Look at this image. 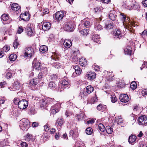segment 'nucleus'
<instances>
[{
  "label": "nucleus",
  "mask_w": 147,
  "mask_h": 147,
  "mask_svg": "<svg viewBox=\"0 0 147 147\" xmlns=\"http://www.w3.org/2000/svg\"><path fill=\"white\" fill-rule=\"evenodd\" d=\"M74 24L73 22H67L65 24L64 30L67 31L72 32L74 29Z\"/></svg>",
  "instance_id": "nucleus-4"
},
{
  "label": "nucleus",
  "mask_w": 147,
  "mask_h": 147,
  "mask_svg": "<svg viewBox=\"0 0 147 147\" xmlns=\"http://www.w3.org/2000/svg\"><path fill=\"white\" fill-rule=\"evenodd\" d=\"M113 37L116 39H119L122 38L123 35L121 31L117 29H116L113 33Z\"/></svg>",
  "instance_id": "nucleus-10"
},
{
  "label": "nucleus",
  "mask_w": 147,
  "mask_h": 147,
  "mask_svg": "<svg viewBox=\"0 0 147 147\" xmlns=\"http://www.w3.org/2000/svg\"><path fill=\"white\" fill-rule=\"evenodd\" d=\"M39 50L41 52L44 53L48 50V48L46 45L41 46Z\"/></svg>",
  "instance_id": "nucleus-31"
},
{
  "label": "nucleus",
  "mask_w": 147,
  "mask_h": 147,
  "mask_svg": "<svg viewBox=\"0 0 147 147\" xmlns=\"http://www.w3.org/2000/svg\"><path fill=\"white\" fill-rule=\"evenodd\" d=\"M47 99L46 98L45 99H42L41 102V107H43L44 109L47 106L48 102L47 101H46Z\"/></svg>",
  "instance_id": "nucleus-30"
},
{
  "label": "nucleus",
  "mask_w": 147,
  "mask_h": 147,
  "mask_svg": "<svg viewBox=\"0 0 147 147\" xmlns=\"http://www.w3.org/2000/svg\"><path fill=\"white\" fill-rule=\"evenodd\" d=\"M136 136L131 135L129 136L128 140V141L129 143L132 144H133L135 141L136 140Z\"/></svg>",
  "instance_id": "nucleus-23"
},
{
  "label": "nucleus",
  "mask_w": 147,
  "mask_h": 147,
  "mask_svg": "<svg viewBox=\"0 0 147 147\" xmlns=\"http://www.w3.org/2000/svg\"><path fill=\"white\" fill-rule=\"evenodd\" d=\"M47 101L48 103L52 104L54 103L55 102V100L53 99L49 98H46Z\"/></svg>",
  "instance_id": "nucleus-45"
},
{
  "label": "nucleus",
  "mask_w": 147,
  "mask_h": 147,
  "mask_svg": "<svg viewBox=\"0 0 147 147\" xmlns=\"http://www.w3.org/2000/svg\"><path fill=\"white\" fill-rule=\"evenodd\" d=\"M49 130L48 125L46 124L44 126V130L46 132H48Z\"/></svg>",
  "instance_id": "nucleus-59"
},
{
  "label": "nucleus",
  "mask_w": 147,
  "mask_h": 147,
  "mask_svg": "<svg viewBox=\"0 0 147 147\" xmlns=\"http://www.w3.org/2000/svg\"><path fill=\"white\" fill-rule=\"evenodd\" d=\"M137 122L140 125H146L147 123V117L145 115L140 116L138 118Z\"/></svg>",
  "instance_id": "nucleus-6"
},
{
  "label": "nucleus",
  "mask_w": 147,
  "mask_h": 147,
  "mask_svg": "<svg viewBox=\"0 0 147 147\" xmlns=\"http://www.w3.org/2000/svg\"><path fill=\"white\" fill-rule=\"evenodd\" d=\"M21 85V84L18 81L15 82L12 86V87H11L12 90L10 89V90L15 91L18 90L20 89Z\"/></svg>",
  "instance_id": "nucleus-16"
},
{
  "label": "nucleus",
  "mask_w": 147,
  "mask_h": 147,
  "mask_svg": "<svg viewBox=\"0 0 147 147\" xmlns=\"http://www.w3.org/2000/svg\"><path fill=\"white\" fill-rule=\"evenodd\" d=\"M86 133L88 135H91L92 133V129L90 127L87 128L86 130Z\"/></svg>",
  "instance_id": "nucleus-43"
},
{
  "label": "nucleus",
  "mask_w": 147,
  "mask_h": 147,
  "mask_svg": "<svg viewBox=\"0 0 147 147\" xmlns=\"http://www.w3.org/2000/svg\"><path fill=\"white\" fill-rule=\"evenodd\" d=\"M113 25L111 23H106L105 26V28L107 30H110L113 28Z\"/></svg>",
  "instance_id": "nucleus-36"
},
{
  "label": "nucleus",
  "mask_w": 147,
  "mask_h": 147,
  "mask_svg": "<svg viewBox=\"0 0 147 147\" xmlns=\"http://www.w3.org/2000/svg\"><path fill=\"white\" fill-rule=\"evenodd\" d=\"M20 99L17 98H14L13 100V103L16 105H18V103L19 102V101H20Z\"/></svg>",
  "instance_id": "nucleus-54"
},
{
  "label": "nucleus",
  "mask_w": 147,
  "mask_h": 147,
  "mask_svg": "<svg viewBox=\"0 0 147 147\" xmlns=\"http://www.w3.org/2000/svg\"><path fill=\"white\" fill-rule=\"evenodd\" d=\"M119 99L121 102H126L129 100V98L127 95L125 94H121L119 96Z\"/></svg>",
  "instance_id": "nucleus-13"
},
{
  "label": "nucleus",
  "mask_w": 147,
  "mask_h": 147,
  "mask_svg": "<svg viewBox=\"0 0 147 147\" xmlns=\"http://www.w3.org/2000/svg\"><path fill=\"white\" fill-rule=\"evenodd\" d=\"M113 76L114 75H111L110 76L107 77V78L108 81L109 82L112 81L113 79Z\"/></svg>",
  "instance_id": "nucleus-57"
},
{
  "label": "nucleus",
  "mask_w": 147,
  "mask_h": 147,
  "mask_svg": "<svg viewBox=\"0 0 147 147\" xmlns=\"http://www.w3.org/2000/svg\"><path fill=\"white\" fill-rule=\"evenodd\" d=\"M88 78L90 80H92L96 77V74L94 72H90L87 74Z\"/></svg>",
  "instance_id": "nucleus-19"
},
{
  "label": "nucleus",
  "mask_w": 147,
  "mask_h": 147,
  "mask_svg": "<svg viewBox=\"0 0 147 147\" xmlns=\"http://www.w3.org/2000/svg\"><path fill=\"white\" fill-rule=\"evenodd\" d=\"M34 30V29L30 27L27 26L26 27V33L28 36H32L34 35L35 33Z\"/></svg>",
  "instance_id": "nucleus-15"
},
{
  "label": "nucleus",
  "mask_w": 147,
  "mask_h": 147,
  "mask_svg": "<svg viewBox=\"0 0 147 147\" xmlns=\"http://www.w3.org/2000/svg\"><path fill=\"white\" fill-rule=\"evenodd\" d=\"M24 30V29L23 27L22 26H20L19 27L18 29V30L17 31V33L20 34L22 32H23Z\"/></svg>",
  "instance_id": "nucleus-51"
},
{
  "label": "nucleus",
  "mask_w": 147,
  "mask_h": 147,
  "mask_svg": "<svg viewBox=\"0 0 147 147\" xmlns=\"http://www.w3.org/2000/svg\"><path fill=\"white\" fill-rule=\"evenodd\" d=\"M70 136H71L73 138H75L78 137V134L77 131L76 130H71L69 132Z\"/></svg>",
  "instance_id": "nucleus-25"
},
{
  "label": "nucleus",
  "mask_w": 147,
  "mask_h": 147,
  "mask_svg": "<svg viewBox=\"0 0 147 147\" xmlns=\"http://www.w3.org/2000/svg\"><path fill=\"white\" fill-rule=\"evenodd\" d=\"M11 8L12 10L17 11L19 10L20 7L18 4L13 3L11 6Z\"/></svg>",
  "instance_id": "nucleus-24"
},
{
  "label": "nucleus",
  "mask_w": 147,
  "mask_h": 147,
  "mask_svg": "<svg viewBox=\"0 0 147 147\" xmlns=\"http://www.w3.org/2000/svg\"><path fill=\"white\" fill-rule=\"evenodd\" d=\"M98 127L99 130L102 132H104L105 130V128L102 123H99L98 125Z\"/></svg>",
  "instance_id": "nucleus-39"
},
{
  "label": "nucleus",
  "mask_w": 147,
  "mask_h": 147,
  "mask_svg": "<svg viewBox=\"0 0 147 147\" xmlns=\"http://www.w3.org/2000/svg\"><path fill=\"white\" fill-rule=\"evenodd\" d=\"M98 99L97 97L96 96V95H95V96L94 97H93L88 102V103L91 104H93L94 103L97 101Z\"/></svg>",
  "instance_id": "nucleus-35"
},
{
  "label": "nucleus",
  "mask_w": 147,
  "mask_h": 147,
  "mask_svg": "<svg viewBox=\"0 0 147 147\" xmlns=\"http://www.w3.org/2000/svg\"><path fill=\"white\" fill-rule=\"evenodd\" d=\"M130 86L132 89H135L137 87V85L136 82H132L130 84Z\"/></svg>",
  "instance_id": "nucleus-46"
},
{
  "label": "nucleus",
  "mask_w": 147,
  "mask_h": 147,
  "mask_svg": "<svg viewBox=\"0 0 147 147\" xmlns=\"http://www.w3.org/2000/svg\"><path fill=\"white\" fill-rule=\"evenodd\" d=\"M24 56L26 57H31L34 56L36 51V47L33 46L30 47H27L25 49Z\"/></svg>",
  "instance_id": "nucleus-2"
},
{
  "label": "nucleus",
  "mask_w": 147,
  "mask_h": 147,
  "mask_svg": "<svg viewBox=\"0 0 147 147\" xmlns=\"http://www.w3.org/2000/svg\"><path fill=\"white\" fill-rule=\"evenodd\" d=\"M93 67L95 70L96 71H98L100 69L98 65H96L95 64L93 65Z\"/></svg>",
  "instance_id": "nucleus-62"
},
{
  "label": "nucleus",
  "mask_w": 147,
  "mask_h": 147,
  "mask_svg": "<svg viewBox=\"0 0 147 147\" xmlns=\"http://www.w3.org/2000/svg\"><path fill=\"white\" fill-rule=\"evenodd\" d=\"M32 137V135L29 134H27L26 136H25L26 139L28 141H29L30 139H31Z\"/></svg>",
  "instance_id": "nucleus-48"
},
{
  "label": "nucleus",
  "mask_w": 147,
  "mask_h": 147,
  "mask_svg": "<svg viewBox=\"0 0 147 147\" xmlns=\"http://www.w3.org/2000/svg\"><path fill=\"white\" fill-rule=\"evenodd\" d=\"M102 9V7H96L94 8L93 10L96 13L98 11H100Z\"/></svg>",
  "instance_id": "nucleus-52"
},
{
  "label": "nucleus",
  "mask_w": 147,
  "mask_h": 147,
  "mask_svg": "<svg viewBox=\"0 0 147 147\" xmlns=\"http://www.w3.org/2000/svg\"><path fill=\"white\" fill-rule=\"evenodd\" d=\"M13 46L15 49H16L19 46L18 42L17 41V40H15L13 43Z\"/></svg>",
  "instance_id": "nucleus-47"
},
{
  "label": "nucleus",
  "mask_w": 147,
  "mask_h": 147,
  "mask_svg": "<svg viewBox=\"0 0 147 147\" xmlns=\"http://www.w3.org/2000/svg\"><path fill=\"white\" fill-rule=\"evenodd\" d=\"M62 86H65L69 84V82L67 79H62L60 82Z\"/></svg>",
  "instance_id": "nucleus-34"
},
{
  "label": "nucleus",
  "mask_w": 147,
  "mask_h": 147,
  "mask_svg": "<svg viewBox=\"0 0 147 147\" xmlns=\"http://www.w3.org/2000/svg\"><path fill=\"white\" fill-rule=\"evenodd\" d=\"M21 147H27L28 144L26 142H22L21 143Z\"/></svg>",
  "instance_id": "nucleus-60"
},
{
  "label": "nucleus",
  "mask_w": 147,
  "mask_h": 147,
  "mask_svg": "<svg viewBox=\"0 0 147 147\" xmlns=\"http://www.w3.org/2000/svg\"><path fill=\"white\" fill-rule=\"evenodd\" d=\"M105 130L107 133L109 134H111L113 131V128L111 127L110 126H107L106 127V129H105Z\"/></svg>",
  "instance_id": "nucleus-37"
},
{
  "label": "nucleus",
  "mask_w": 147,
  "mask_h": 147,
  "mask_svg": "<svg viewBox=\"0 0 147 147\" xmlns=\"http://www.w3.org/2000/svg\"><path fill=\"white\" fill-rule=\"evenodd\" d=\"M64 16V13L63 11H59L57 12L56 13L55 16V18L59 22L61 20Z\"/></svg>",
  "instance_id": "nucleus-11"
},
{
  "label": "nucleus",
  "mask_w": 147,
  "mask_h": 147,
  "mask_svg": "<svg viewBox=\"0 0 147 147\" xmlns=\"http://www.w3.org/2000/svg\"><path fill=\"white\" fill-rule=\"evenodd\" d=\"M117 12L115 11L111 10L110 12L109 17L110 19L114 21L117 19Z\"/></svg>",
  "instance_id": "nucleus-12"
},
{
  "label": "nucleus",
  "mask_w": 147,
  "mask_h": 147,
  "mask_svg": "<svg viewBox=\"0 0 147 147\" xmlns=\"http://www.w3.org/2000/svg\"><path fill=\"white\" fill-rule=\"evenodd\" d=\"M51 24L49 22H44L42 25V29L45 31L49 30L50 28Z\"/></svg>",
  "instance_id": "nucleus-17"
},
{
  "label": "nucleus",
  "mask_w": 147,
  "mask_h": 147,
  "mask_svg": "<svg viewBox=\"0 0 147 147\" xmlns=\"http://www.w3.org/2000/svg\"><path fill=\"white\" fill-rule=\"evenodd\" d=\"M83 24L84 26L86 28H89L90 25V23L88 21H85V20H83Z\"/></svg>",
  "instance_id": "nucleus-41"
},
{
  "label": "nucleus",
  "mask_w": 147,
  "mask_h": 147,
  "mask_svg": "<svg viewBox=\"0 0 147 147\" xmlns=\"http://www.w3.org/2000/svg\"><path fill=\"white\" fill-rule=\"evenodd\" d=\"M10 49V47L9 46H6L4 47L3 48V51L4 52H7Z\"/></svg>",
  "instance_id": "nucleus-53"
},
{
  "label": "nucleus",
  "mask_w": 147,
  "mask_h": 147,
  "mask_svg": "<svg viewBox=\"0 0 147 147\" xmlns=\"http://www.w3.org/2000/svg\"><path fill=\"white\" fill-rule=\"evenodd\" d=\"M99 38V35L96 34L93 35L92 36V40L98 43H99L100 42Z\"/></svg>",
  "instance_id": "nucleus-27"
},
{
  "label": "nucleus",
  "mask_w": 147,
  "mask_h": 147,
  "mask_svg": "<svg viewBox=\"0 0 147 147\" xmlns=\"http://www.w3.org/2000/svg\"><path fill=\"white\" fill-rule=\"evenodd\" d=\"M142 94L143 95H145L147 94V90L144 89L142 92Z\"/></svg>",
  "instance_id": "nucleus-63"
},
{
  "label": "nucleus",
  "mask_w": 147,
  "mask_h": 147,
  "mask_svg": "<svg viewBox=\"0 0 147 147\" xmlns=\"http://www.w3.org/2000/svg\"><path fill=\"white\" fill-rule=\"evenodd\" d=\"M51 79L53 80H55L58 78V76L56 74H53L51 76Z\"/></svg>",
  "instance_id": "nucleus-56"
},
{
  "label": "nucleus",
  "mask_w": 147,
  "mask_h": 147,
  "mask_svg": "<svg viewBox=\"0 0 147 147\" xmlns=\"http://www.w3.org/2000/svg\"><path fill=\"white\" fill-rule=\"evenodd\" d=\"M73 68L75 70V71L77 73L78 75H80L82 71V70L78 65L73 66Z\"/></svg>",
  "instance_id": "nucleus-26"
},
{
  "label": "nucleus",
  "mask_w": 147,
  "mask_h": 147,
  "mask_svg": "<svg viewBox=\"0 0 147 147\" xmlns=\"http://www.w3.org/2000/svg\"><path fill=\"white\" fill-rule=\"evenodd\" d=\"M17 56L14 54H11L9 57V59L11 61H14L16 58Z\"/></svg>",
  "instance_id": "nucleus-38"
},
{
  "label": "nucleus",
  "mask_w": 147,
  "mask_h": 147,
  "mask_svg": "<svg viewBox=\"0 0 147 147\" xmlns=\"http://www.w3.org/2000/svg\"><path fill=\"white\" fill-rule=\"evenodd\" d=\"M20 17L22 20L26 21L30 19V15L28 12H26L23 14H21Z\"/></svg>",
  "instance_id": "nucleus-14"
},
{
  "label": "nucleus",
  "mask_w": 147,
  "mask_h": 147,
  "mask_svg": "<svg viewBox=\"0 0 147 147\" xmlns=\"http://www.w3.org/2000/svg\"><path fill=\"white\" fill-rule=\"evenodd\" d=\"M123 119L120 117H119V118L117 119L116 121L118 124H121L123 122Z\"/></svg>",
  "instance_id": "nucleus-49"
},
{
  "label": "nucleus",
  "mask_w": 147,
  "mask_h": 147,
  "mask_svg": "<svg viewBox=\"0 0 147 147\" xmlns=\"http://www.w3.org/2000/svg\"><path fill=\"white\" fill-rule=\"evenodd\" d=\"M2 20L4 21H7L9 19L8 15L6 14H3L1 17Z\"/></svg>",
  "instance_id": "nucleus-40"
},
{
  "label": "nucleus",
  "mask_w": 147,
  "mask_h": 147,
  "mask_svg": "<svg viewBox=\"0 0 147 147\" xmlns=\"http://www.w3.org/2000/svg\"><path fill=\"white\" fill-rule=\"evenodd\" d=\"M124 52L125 54L131 55L132 52L131 47L130 46H128L124 50Z\"/></svg>",
  "instance_id": "nucleus-29"
},
{
  "label": "nucleus",
  "mask_w": 147,
  "mask_h": 147,
  "mask_svg": "<svg viewBox=\"0 0 147 147\" xmlns=\"http://www.w3.org/2000/svg\"><path fill=\"white\" fill-rule=\"evenodd\" d=\"M88 31L87 29H84L80 31L81 34L83 36H86L88 34Z\"/></svg>",
  "instance_id": "nucleus-44"
},
{
  "label": "nucleus",
  "mask_w": 147,
  "mask_h": 147,
  "mask_svg": "<svg viewBox=\"0 0 147 147\" xmlns=\"http://www.w3.org/2000/svg\"><path fill=\"white\" fill-rule=\"evenodd\" d=\"M20 127L22 130L27 131L30 127L29 120L28 119H22L20 121Z\"/></svg>",
  "instance_id": "nucleus-3"
},
{
  "label": "nucleus",
  "mask_w": 147,
  "mask_h": 147,
  "mask_svg": "<svg viewBox=\"0 0 147 147\" xmlns=\"http://www.w3.org/2000/svg\"><path fill=\"white\" fill-rule=\"evenodd\" d=\"M71 41L68 39H65L63 45L67 48H69L72 45Z\"/></svg>",
  "instance_id": "nucleus-18"
},
{
  "label": "nucleus",
  "mask_w": 147,
  "mask_h": 147,
  "mask_svg": "<svg viewBox=\"0 0 147 147\" xmlns=\"http://www.w3.org/2000/svg\"><path fill=\"white\" fill-rule=\"evenodd\" d=\"M38 83V81L37 78L32 79L29 81V83L33 86L36 85Z\"/></svg>",
  "instance_id": "nucleus-32"
},
{
  "label": "nucleus",
  "mask_w": 147,
  "mask_h": 147,
  "mask_svg": "<svg viewBox=\"0 0 147 147\" xmlns=\"http://www.w3.org/2000/svg\"><path fill=\"white\" fill-rule=\"evenodd\" d=\"M94 28L96 30H100L102 29V26L99 23H96L94 24Z\"/></svg>",
  "instance_id": "nucleus-28"
},
{
  "label": "nucleus",
  "mask_w": 147,
  "mask_h": 147,
  "mask_svg": "<svg viewBox=\"0 0 147 147\" xmlns=\"http://www.w3.org/2000/svg\"><path fill=\"white\" fill-rule=\"evenodd\" d=\"M49 12V10L48 9H45L43 10L42 12L43 15H45L48 14Z\"/></svg>",
  "instance_id": "nucleus-58"
},
{
  "label": "nucleus",
  "mask_w": 147,
  "mask_h": 147,
  "mask_svg": "<svg viewBox=\"0 0 147 147\" xmlns=\"http://www.w3.org/2000/svg\"><path fill=\"white\" fill-rule=\"evenodd\" d=\"M33 65L34 68L35 69L39 70L41 68V65L40 62L38 61H36L35 62L34 61L33 62Z\"/></svg>",
  "instance_id": "nucleus-21"
},
{
  "label": "nucleus",
  "mask_w": 147,
  "mask_h": 147,
  "mask_svg": "<svg viewBox=\"0 0 147 147\" xmlns=\"http://www.w3.org/2000/svg\"><path fill=\"white\" fill-rule=\"evenodd\" d=\"M59 57L58 55L56 53L54 54V56L52 57V59L55 61L58 60L59 59Z\"/></svg>",
  "instance_id": "nucleus-50"
},
{
  "label": "nucleus",
  "mask_w": 147,
  "mask_h": 147,
  "mask_svg": "<svg viewBox=\"0 0 147 147\" xmlns=\"http://www.w3.org/2000/svg\"><path fill=\"white\" fill-rule=\"evenodd\" d=\"M28 105V101L25 99H22V100L19 101L18 106L19 109L23 110L26 108Z\"/></svg>",
  "instance_id": "nucleus-7"
},
{
  "label": "nucleus",
  "mask_w": 147,
  "mask_h": 147,
  "mask_svg": "<svg viewBox=\"0 0 147 147\" xmlns=\"http://www.w3.org/2000/svg\"><path fill=\"white\" fill-rule=\"evenodd\" d=\"M56 86V84L54 82H50L49 83V87L50 89H54Z\"/></svg>",
  "instance_id": "nucleus-33"
},
{
  "label": "nucleus",
  "mask_w": 147,
  "mask_h": 147,
  "mask_svg": "<svg viewBox=\"0 0 147 147\" xmlns=\"http://www.w3.org/2000/svg\"><path fill=\"white\" fill-rule=\"evenodd\" d=\"M15 74V72L12 70L10 71H8L6 75V78L9 79L12 78Z\"/></svg>",
  "instance_id": "nucleus-20"
},
{
  "label": "nucleus",
  "mask_w": 147,
  "mask_h": 147,
  "mask_svg": "<svg viewBox=\"0 0 147 147\" xmlns=\"http://www.w3.org/2000/svg\"><path fill=\"white\" fill-rule=\"evenodd\" d=\"M143 5L146 7H147V0H145L142 2Z\"/></svg>",
  "instance_id": "nucleus-64"
},
{
  "label": "nucleus",
  "mask_w": 147,
  "mask_h": 147,
  "mask_svg": "<svg viewBox=\"0 0 147 147\" xmlns=\"http://www.w3.org/2000/svg\"><path fill=\"white\" fill-rule=\"evenodd\" d=\"M94 90V88L91 86H88L86 87V91L82 92H81L79 96H81V98H82L83 96H87L88 94L87 93L90 94Z\"/></svg>",
  "instance_id": "nucleus-5"
},
{
  "label": "nucleus",
  "mask_w": 147,
  "mask_h": 147,
  "mask_svg": "<svg viewBox=\"0 0 147 147\" xmlns=\"http://www.w3.org/2000/svg\"><path fill=\"white\" fill-rule=\"evenodd\" d=\"M111 102L113 103H115L117 100V99L115 95H111Z\"/></svg>",
  "instance_id": "nucleus-42"
},
{
  "label": "nucleus",
  "mask_w": 147,
  "mask_h": 147,
  "mask_svg": "<svg viewBox=\"0 0 147 147\" xmlns=\"http://www.w3.org/2000/svg\"><path fill=\"white\" fill-rule=\"evenodd\" d=\"M38 125V123L37 122H34L32 123V126L33 127H36Z\"/></svg>",
  "instance_id": "nucleus-61"
},
{
  "label": "nucleus",
  "mask_w": 147,
  "mask_h": 147,
  "mask_svg": "<svg viewBox=\"0 0 147 147\" xmlns=\"http://www.w3.org/2000/svg\"><path fill=\"white\" fill-rule=\"evenodd\" d=\"M123 7L129 10L133 9L136 8L135 5L132 4L129 1H127L123 5Z\"/></svg>",
  "instance_id": "nucleus-9"
},
{
  "label": "nucleus",
  "mask_w": 147,
  "mask_h": 147,
  "mask_svg": "<svg viewBox=\"0 0 147 147\" xmlns=\"http://www.w3.org/2000/svg\"><path fill=\"white\" fill-rule=\"evenodd\" d=\"M77 117L78 119V120L83 119H84V115L83 113H81L79 115H78Z\"/></svg>",
  "instance_id": "nucleus-55"
},
{
  "label": "nucleus",
  "mask_w": 147,
  "mask_h": 147,
  "mask_svg": "<svg viewBox=\"0 0 147 147\" xmlns=\"http://www.w3.org/2000/svg\"><path fill=\"white\" fill-rule=\"evenodd\" d=\"M64 123V121L62 117L58 118L55 123V125L57 127H60Z\"/></svg>",
  "instance_id": "nucleus-22"
},
{
  "label": "nucleus",
  "mask_w": 147,
  "mask_h": 147,
  "mask_svg": "<svg viewBox=\"0 0 147 147\" xmlns=\"http://www.w3.org/2000/svg\"><path fill=\"white\" fill-rule=\"evenodd\" d=\"M120 16L121 18L123 21V26L125 28H126L130 30V29H131V27L135 26L134 25V23L131 22L129 18H126V16L124 15L123 13H121Z\"/></svg>",
  "instance_id": "nucleus-1"
},
{
  "label": "nucleus",
  "mask_w": 147,
  "mask_h": 147,
  "mask_svg": "<svg viewBox=\"0 0 147 147\" xmlns=\"http://www.w3.org/2000/svg\"><path fill=\"white\" fill-rule=\"evenodd\" d=\"M61 107V104L59 103L56 104L52 106L51 109V113L53 114H55L59 112Z\"/></svg>",
  "instance_id": "nucleus-8"
}]
</instances>
